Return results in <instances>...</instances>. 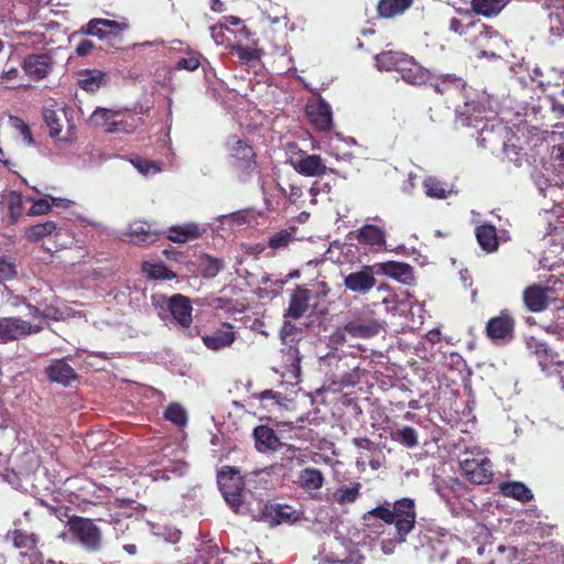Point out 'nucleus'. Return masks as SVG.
<instances>
[{"label": "nucleus", "mask_w": 564, "mask_h": 564, "mask_svg": "<svg viewBox=\"0 0 564 564\" xmlns=\"http://www.w3.org/2000/svg\"><path fill=\"white\" fill-rule=\"evenodd\" d=\"M479 108L480 106L478 104H466L463 113L468 116L467 119L469 120H471V117H474L475 121H479L480 119H482V110H480Z\"/></svg>", "instance_id": "nucleus-57"}, {"label": "nucleus", "mask_w": 564, "mask_h": 564, "mask_svg": "<svg viewBox=\"0 0 564 564\" xmlns=\"http://www.w3.org/2000/svg\"><path fill=\"white\" fill-rule=\"evenodd\" d=\"M500 491L505 497L513 498L522 503L533 499L530 488L520 481L503 482L500 486Z\"/></svg>", "instance_id": "nucleus-32"}, {"label": "nucleus", "mask_w": 564, "mask_h": 564, "mask_svg": "<svg viewBox=\"0 0 564 564\" xmlns=\"http://www.w3.org/2000/svg\"><path fill=\"white\" fill-rule=\"evenodd\" d=\"M476 24L474 22H470L467 28L475 26ZM466 25L457 18H452L448 22V30L452 33L463 35L465 33Z\"/></svg>", "instance_id": "nucleus-56"}, {"label": "nucleus", "mask_w": 564, "mask_h": 564, "mask_svg": "<svg viewBox=\"0 0 564 564\" xmlns=\"http://www.w3.org/2000/svg\"><path fill=\"white\" fill-rule=\"evenodd\" d=\"M475 235L477 242L484 251L488 253L497 251L499 247V240L497 229L494 225L485 223L477 226L475 229Z\"/></svg>", "instance_id": "nucleus-25"}, {"label": "nucleus", "mask_w": 564, "mask_h": 564, "mask_svg": "<svg viewBox=\"0 0 564 564\" xmlns=\"http://www.w3.org/2000/svg\"><path fill=\"white\" fill-rule=\"evenodd\" d=\"M68 532L88 551H98L101 545V531L94 520L72 516L67 520Z\"/></svg>", "instance_id": "nucleus-5"}, {"label": "nucleus", "mask_w": 564, "mask_h": 564, "mask_svg": "<svg viewBox=\"0 0 564 564\" xmlns=\"http://www.w3.org/2000/svg\"><path fill=\"white\" fill-rule=\"evenodd\" d=\"M376 272L393 278L398 281H404L412 272V268L408 263L387 261L375 263Z\"/></svg>", "instance_id": "nucleus-29"}, {"label": "nucleus", "mask_w": 564, "mask_h": 564, "mask_svg": "<svg viewBox=\"0 0 564 564\" xmlns=\"http://www.w3.org/2000/svg\"><path fill=\"white\" fill-rule=\"evenodd\" d=\"M375 61L379 69L395 70L410 85H426L432 79L429 69L421 66L412 56L402 52H381L375 56Z\"/></svg>", "instance_id": "nucleus-3"}, {"label": "nucleus", "mask_w": 564, "mask_h": 564, "mask_svg": "<svg viewBox=\"0 0 564 564\" xmlns=\"http://www.w3.org/2000/svg\"><path fill=\"white\" fill-rule=\"evenodd\" d=\"M462 469L470 482L485 485L494 478L492 464L489 458H466L460 463Z\"/></svg>", "instance_id": "nucleus-10"}, {"label": "nucleus", "mask_w": 564, "mask_h": 564, "mask_svg": "<svg viewBox=\"0 0 564 564\" xmlns=\"http://www.w3.org/2000/svg\"><path fill=\"white\" fill-rule=\"evenodd\" d=\"M130 162L143 175H148L150 173H158L161 171V169L155 162L149 161L141 156H135L134 159H131Z\"/></svg>", "instance_id": "nucleus-48"}, {"label": "nucleus", "mask_w": 564, "mask_h": 564, "mask_svg": "<svg viewBox=\"0 0 564 564\" xmlns=\"http://www.w3.org/2000/svg\"><path fill=\"white\" fill-rule=\"evenodd\" d=\"M455 498H462L465 496V492L467 491V486L460 481L458 478H451L448 480L447 487Z\"/></svg>", "instance_id": "nucleus-54"}, {"label": "nucleus", "mask_w": 564, "mask_h": 564, "mask_svg": "<svg viewBox=\"0 0 564 564\" xmlns=\"http://www.w3.org/2000/svg\"><path fill=\"white\" fill-rule=\"evenodd\" d=\"M106 82V73L100 69H83L78 73V86L87 93H96Z\"/></svg>", "instance_id": "nucleus-27"}, {"label": "nucleus", "mask_w": 564, "mask_h": 564, "mask_svg": "<svg viewBox=\"0 0 564 564\" xmlns=\"http://www.w3.org/2000/svg\"><path fill=\"white\" fill-rule=\"evenodd\" d=\"M423 186L425 188V194L431 198L444 199L449 194V191L444 188L443 184L434 177L426 178Z\"/></svg>", "instance_id": "nucleus-42"}, {"label": "nucleus", "mask_w": 564, "mask_h": 564, "mask_svg": "<svg viewBox=\"0 0 564 564\" xmlns=\"http://www.w3.org/2000/svg\"><path fill=\"white\" fill-rule=\"evenodd\" d=\"M236 339L235 327L230 323H223L220 327L213 333L202 336V341L206 348L213 351L230 347Z\"/></svg>", "instance_id": "nucleus-16"}, {"label": "nucleus", "mask_w": 564, "mask_h": 564, "mask_svg": "<svg viewBox=\"0 0 564 564\" xmlns=\"http://www.w3.org/2000/svg\"><path fill=\"white\" fill-rule=\"evenodd\" d=\"M516 322L507 310L491 317L486 324V335L491 340H510L514 334Z\"/></svg>", "instance_id": "nucleus-13"}, {"label": "nucleus", "mask_w": 564, "mask_h": 564, "mask_svg": "<svg viewBox=\"0 0 564 564\" xmlns=\"http://www.w3.org/2000/svg\"><path fill=\"white\" fill-rule=\"evenodd\" d=\"M378 291L387 292V295L382 299L381 303L386 305L387 311H391L395 308L397 304V294L393 293L388 284H380Z\"/></svg>", "instance_id": "nucleus-55"}, {"label": "nucleus", "mask_w": 564, "mask_h": 564, "mask_svg": "<svg viewBox=\"0 0 564 564\" xmlns=\"http://www.w3.org/2000/svg\"><path fill=\"white\" fill-rule=\"evenodd\" d=\"M17 275L15 264L11 261L0 259V280H11Z\"/></svg>", "instance_id": "nucleus-52"}, {"label": "nucleus", "mask_w": 564, "mask_h": 564, "mask_svg": "<svg viewBox=\"0 0 564 564\" xmlns=\"http://www.w3.org/2000/svg\"><path fill=\"white\" fill-rule=\"evenodd\" d=\"M42 326L33 325L19 317L0 318V341L8 343L18 340L42 330Z\"/></svg>", "instance_id": "nucleus-7"}, {"label": "nucleus", "mask_w": 564, "mask_h": 564, "mask_svg": "<svg viewBox=\"0 0 564 564\" xmlns=\"http://www.w3.org/2000/svg\"><path fill=\"white\" fill-rule=\"evenodd\" d=\"M551 158L560 169H564V145L554 147Z\"/></svg>", "instance_id": "nucleus-58"}, {"label": "nucleus", "mask_w": 564, "mask_h": 564, "mask_svg": "<svg viewBox=\"0 0 564 564\" xmlns=\"http://www.w3.org/2000/svg\"><path fill=\"white\" fill-rule=\"evenodd\" d=\"M164 419L177 426H183L187 422V413L178 403H171L164 411Z\"/></svg>", "instance_id": "nucleus-41"}, {"label": "nucleus", "mask_w": 564, "mask_h": 564, "mask_svg": "<svg viewBox=\"0 0 564 564\" xmlns=\"http://www.w3.org/2000/svg\"><path fill=\"white\" fill-rule=\"evenodd\" d=\"M416 503L412 498H400L393 502L384 501L362 516L365 524L369 528L372 520L379 519L386 524L393 525V538L382 541L384 553L393 552L397 544H403L415 529Z\"/></svg>", "instance_id": "nucleus-1"}, {"label": "nucleus", "mask_w": 564, "mask_h": 564, "mask_svg": "<svg viewBox=\"0 0 564 564\" xmlns=\"http://www.w3.org/2000/svg\"><path fill=\"white\" fill-rule=\"evenodd\" d=\"M550 29L555 35L564 33V8H556L551 11L550 15Z\"/></svg>", "instance_id": "nucleus-46"}, {"label": "nucleus", "mask_w": 564, "mask_h": 564, "mask_svg": "<svg viewBox=\"0 0 564 564\" xmlns=\"http://www.w3.org/2000/svg\"><path fill=\"white\" fill-rule=\"evenodd\" d=\"M51 198V205L52 207L55 206V207H61V208H69L73 204L72 200L67 199V198H62V197H50Z\"/></svg>", "instance_id": "nucleus-63"}, {"label": "nucleus", "mask_w": 564, "mask_h": 564, "mask_svg": "<svg viewBox=\"0 0 564 564\" xmlns=\"http://www.w3.org/2000/svg\"><path fill=\"white\" fill-rule=\"evenodd\" d=\"M217 482L228 505L232 508H239L242 506L245 481L240 476L239 470L230 466H224L217 474Z\"/></svg>", "instance_id": "nucleus-6"}, {"label": "nucleus", "mask_w": 564, "mask_h": 564, "mask_svg": "<svg viewBox=\"0 0 564 564\" xmlns=\"http://www.w3.org/2000/svg\"><path fill=\"white\" fill-rule=\"evenodd\" d=\"M360 482H354L351 486H341L338 487L333 494V499L339 506L350 505L356 502L360 497L361 490Z\"/></svg>", "instance_id": "nucleus-34"}, {"label": "nucleus", "mask_w": 564, "mask_h": 564, "mask_svg": "<svg viewBox=\"0 0 564 564\" xmlns=\"http://www.w3.org/2000/svg\"><path fill=\"white\" fill-rule=\"evenodd\" d=\"M383 329V323L371 321H351L344 326V330L356 338H371Z\"/></svg>", "instance_id": "nucleus-23"}, {"label": "nucleus", "mask_w": 564, "mask_h": 564, "mask_svg": "<svg viewBox=\"0 0 564 564\" xmlns=\"http://www.w3.org/2000/svg\"><path fill=\"white\" fill-rule=\"evenodd\" d=\"M352 443L355 444V446L362 449H370L372 444L371 441L366 437H356L354 438Z\"/></svg>", "instance_id": "nucleus-64"}, {"label": "nucleus", "mask_w": 564, "mask_h": 564, "mask_svg": "<svg viewBox=\"0 0 564 564\" xmlns=\"http://www.w3.org/2000/svg\"><path fill=\"white\" fill-rule=\"evenodd\" d=\"M376 267L362 265L359 271L351 272L344 278V285L347 290L357 294H367L371 291L377 280L375 278Z\"/></svg>", "instance_id": "nucleus-8"}, {"label": "nucleus", "mask_w": 564, "mask_h": 564, "mask_svg": "<svg viewBox=\"0 0 564 564\" xmlns=\"http://www.w3.org/2000/svg\"><path fill=\"white\" fill-rule=\"evenodd\" d=\"M166 305L180 326L189 327L193 322V307L188 297L180 293L174 294L167 299Z\"/></svg>", "instance_id": "nucleus-17"}, {"label": "nucleus", "mask_w": 564, "mask_h": 564, "mask_svg": "<svg viewBox=\"0 0 564 564\" xmlns=\"http://www.w3.org/2000/svg\"><path fill=\"white\" fill-rule=\"evenodd\" d=\"M226 162L236 178L247 183L258 172V154L252 144L236 134L229 135L225 143Z\"/></svg>", "instance_id": "nucleus-2"}, {"label": "nucleus", "mask_w": 564, "mask_h": 564, "mask_svg": "<svg viewBox=\"0 0 564 564\" xmlns=\"http://www.w3.org/2000/svg\"><path fill=\"white\" fill-rule=\"evenodd\" d=\"M128 23L108 19H91L82 31L91 36L107 42L113 48H121L123 44L122 33L128 29Z\"/></svg>", "instance_id": "nucleus-4"}, {"label": "nucleus", "mask_w": 564, "mask_h": 564, "mask_svg": "<svg viewBox=\"0 0 564 564\" xmlns=\"http://www.w3.org/2000/svg\"><path fill=\"white\" fill-rule=\"evenodd\" d=\"M355 239L371 249L380 250L386 247L387 232L383 228L366 224L354 232Z\"/></svg>", "instance_id": "nucleus-18"}, {"label": "nucleus", "mask_w": 564, "mask_h": 564, "mask_svg": "<svg viewBox=\"0 0 564 564\" xmlns=\"http://www.w3.org/2000/svg\"><path fill=\"white\" fill-rule=\"evenodd\" d=\"M164 235L145 221H138L130 226L129 236L131 242L138 246H148L156 242Z\"/></svg>", "instance_id": "nucleus-20"}, {"label": "nucleus", "mask_w": 564, "mask_h": 564, "mask_svg": "<svg viewBox=\"0 0 564 564\" xmlns=\"http://www.w3.org/2000/svg\"><path fill=\"white\" fill-rule=\"evenodd\" d=\"M9 121H10L11 127L14 128L15 130H18L21 133L23 140L29 145L34 144V138H33V134L31 132V129L24 122V120H22L19 117H15V116H10Z\"/></svg>", "instance_id": "nucleus-47"}, {"label": "nucleus", "mask_w": 564, "mask_h": 564, "mask_svg": "<svg viewBox=\"0 0 564 564\" xmlns=\"http://www.w3.org/2000/svg\"><path fill=\"white\" fill-rule=\"evenodd\" d=\"M200 270L204 278H215L223 269V260L205 254L200 260Z\"/></svg>", "instance_id": "nucleus-40"}, {"label": "nucleus", "mask_w": 564, "mask_h": 564, "mask_svg": "<svg viewBox=\"0 0 564 564\" xmlns=\"http://www.w3.org/2000/svg\"><path fill=\"white\" fill-rule=\"evenodd\" d=\"M7 541H11L17 549L33 551L37 544V536L34 533H28L20 529L8 531Z\"/></svg>", "instance_id": "nucleus-33"}, {"label": "nucleus", "mask_w": 564, "mask_h": 564, "mask_svg": "<svg viewBox=\"0 0 564 564\" xmlns=\"http://www.w3.org/2000/svg\"><path fill=\"white\" fill-rule=\"evenodd\" d=\"M508 0H471V10L485 18L497 17L507 6Z\"/></svg>", "instance_id": "nucleus-30"}, {"label": "nucleus", "mask_w": 564, "mask_h": 564, "mask_svg": "<svg viewBox=\"0 0 564 564\" xmlns=\"http://www.w3.org/2000/svg\"><path fill=\"white\" fill-rule=\"evenodd\" d=\"M43 118L50 129V135L52 138L57 137L62 131L61 118L58 117L57 112L53 109L46 108L44 109Z\"/></svg>", "instance_id": "nucleus-44"}, {"label": "nucleus", "mask_w": 564, "mask_h": 564, "mask_svg": "<svg viewBox=\"0 0 564 564\" xmlns=\"http://www.w3.org/2000/svg\"><path fill=\"white\" fill-rule=\"evenodd\" d=\"M117 116V111H113L108 108L98 107L90 115L88 122L90 126L95 128H100L108 133H113L117 131L118 126V121L116 120Z\"/></svg>", "instance_id": "nucleus-24"}, {"label": "nucleus", "mask_w": 564, "mask_h": 564, "mask_svg": "<svg viewBox=\"0 0 564 564\" xmlns=\"http://www.w3.org/2000/svg\"><path fill=\"white\" fill-rule=\"evenodd\" d=\"M20 72L17 67H10L9 69L3 70L1 75V79L11 83L18 79Z\"/></svg>", "instance_id": "nucleus-62"}, {"label": "nucleus", "mask_w": 564, "mask_h": 564, "mask_svg": "<svg viewBox=\"0 0 564 564\" xmlns=\"http://www.w3.org/2000/svg\"><path fill=\"white\" fill-rule=\"evenodd\" d=\"M391 437L394 442H398L408 448H413L419 444L417 432L412 426H403L394 431Z\"/></svg>", "instance_id": "nucleus-37"}, {"label": "nucleus", "mask_w": 564, "mask_h": 564, "mask_svg": "<svg viewBox=\"0 0 564 564\" xmlns=\"http://www.w3.org/2000/svg\"><path fill=\"white\" fill-rule=\"evenodd\" d=\"M7 204L9 216L13 224H17L19 218L23 215L24 203L23 196L17 191H11L7 196Z\"/></svg>", "instance_id": "nucleus-39"}, {"label": "nucleus", "mask_w": 564, "mask_h": 564, "mask_svg": "<svg viewBox=\"0 0 564 564\" xmlns=\"http://www.w3.org/2000/svg\"><path fill=\"white\" fill-rule=\"evenodd\" d=\"M503 150L509 161L513 162L518 166L521 165L523 156L521 148H518L514 144H505Z\"/></svg>", "instance_id": "nucleus-53"}, {"label": "nucleus", "mask_w": 564, "mask_h": 564, "mask_svg": "<svg viewBox=\"0 0 564 564\" xmlns=\"http://www.w3.org/2000/svg\"><path fill=\"white\" fill-rule=\"evenodd\" d=\"M274 520L276 523L294 522L300 519L299 512L288 505H276L273 508Z\"/></svg>", "instance_id": "nucleus-43"}, {"label": "nucleus", "mask_w": 564, "mask_h": 564, "mask_svg": "<svg viewBox=\"0 0 564 564\" xmlns=\"http://www.w3.org/2000/svg\"><path fill=\"white\" fill-rule=\"evenodd\" d=\"M529 348L532 349V351L536 355L538 358H544L547 359L550 357V349L547 345L543 341H540L535 338H531L528 343Z\"/></svg>", "instance_id": "nucleus-51"}, {"label": "nucleus", "mask_w": 564, "mask_h": 564, "mask_svg": "<svg viewBox=\"0 0 564 564\" xmlns=\"http://www.w3.org/2000/svg\"><path fill=\"white\" fill-rule=\"evenodd\" d=\"M311 291L303 285H297L291 293L289 307L284 314V317L292 319H299L310 308Z\"/></svg>", "instance_id": "nucleus-19"}, {"label": "nucleus", "mask_w": 564, "mask_h": 564, "mask_svg": "<svg viewBox=\"0 0 564 564\" xmlns=\"http://www.w3.org/2000/svg\"><path fill=\"white\" fill-rule=\"evenodd\" d=\"M290 163L299 174L310 177L324 175L327 170L319 155L308 154L302 150L290 159Z\"/></svg>", "instance_id": "nucleus-12"}, {"label": "nucleus", "mask_w": 564, "mask_h": 564, "mask_svg": "<svg viewBox=\"0 0 564 564\" xmlns=\"http://www.w3.org/2000/svg\"><path fill=\"white\" fill-rule=\"evenodd\" d=\"M280 192L288 198L291 204H296L303 197L302 186L297 184H289V189L280 186Z\"/></svg>", "instance_id": "nucleus-50"}, {"label": "nucleus", "mask_w": 564, "mask_h": 564, "mask_svg": "<svg viewBox=\"0 0 564 564\" xmlns=\"http://www.w3.org/2000/svg\"><path fill=\"white\" fill-rule=\"evenodd\" d=\"M325 478L317 468L306 467L299 474V485L305 491L318 490L323 487Z\"/></svg>", "instance_id": "nucleus-31"}, {"label": "nucleus", "mask_w": 564, "mask_h": 564, "mask_svg": "<svg viewBox=\"0 0 564 564\" xmlns=\"http://www.w3.org/2000/svg\"><path fill=\"white\" fill-rule=\"evenodd\" d=\"M52 210V205L46 198H40L33 202L30 209L26 212L28 216H42L47 215Z\"/></svg>", "instance_id": "nucleus-49"}, {"label": "nucleus", "mask_w": 564, "mask_h": 564, "mask_svg": "<svg viewBox=\"0 0 564 564\" xmlns=\"http://www.w3.org/2000/svg\"><path fill=\"white\" fill-rule=\"evenodd\" d=\"M414 3V0H379L377 13L380 18L392 19L402 15Z\"/></svg>", "instance_id": "nucleus-26"}, {"label": "nucleus", "mask_w": 564, "mask_h": 564, "mask_svg": "<svg viewBox=\"0 0 564 564\" xmlns=\"http://www.w3.org/2000/svg\"><path fill=\"white\" fill-rule=\"evenodd\" d=\"M226 21L229 24L234 25V26H240L241 25L242 28L240 30V33L243 34L245 39H249L250 37L251 32L243 25V22H242V20L240 18L230 15V17L226 18Z\"/></svg>", "instance_id": "nucleus-60"}, {"label": "nucleus", "mask_w": 564, "mask_h": 564, "mask_svg": "<svg viewBox=\"0 0 564 564\" xmlns=\"http://www.w3.org/2000/svg\"><path fill=\"white\" fill-rule=\"evenodd\" d=\"M65 229L59 226L56 221L46 220L43 223H37L35 225H31L24 229V239L29 242L37 243L45 238L54 239V242L59 247H63L64 243L59 242L61 238L64 236Z\"/></svg>", "instance_id": "nucleus-11"}, {"label": "nucleus", "mask_w": 564, "mask_h": 564, "mask_svg": "<svg viewBox=\"0 0 564 564\" xmlns=\"http://www.w3.org/2000/svg\"><path fill=\"white\" fill-rule=\"evenodd\" d=\"M45 373L50 381L63 386H69L72 381L77 379L74 368L64 359L53 360L46 368Z\"/></svg>", "instance_id": "nucleus-21"}, {"label": "nucleus", "mask_w": 564, "mask_h": 564, "mask_svg": "<svg viewBox=\"0 0 564 564\" xmlns=\"http://www.w3.org/2000/svg\"><path fill=\"white\" fill-rule=\"evenodd\" d=\"M94 47H95V44L91 41L83 40L76 46V54L78 56H86L91 53Z\"/></svg>", "instance_id": "nucleus-59"}, {"label": "nucleus", "mask_w": 564, "mask_h": 564, "mask_svg": "<svg viewBox=\"0 0 564 564\" xmlns=\"http://www.w3.org/2000/svg\"><path fill=\"white\" fill-rule=\"evenodd\" d=\"M53 68V58L50 54H30L24 57L23 69L35 82L42 80Z\"/></svg>", "instance_id": "nucleus-15"}, {"label": "nucleus", "mask_w": 564, "mask_h": 564, "mask_svg": "<svg viewBox=\"0 0 564 564\" xmlns=\"http://www.w3.org/2000/svg\"><path fill=\"white\" fill-rule=\"evenodd\" d=\"M295 227L282 229L269 237L268 247L274 250L286 248L290 242L295 240Z\"/></svg>", "instance_id": "nucleus-38"}, {"label": "nucleus", "mask_w": 564, "mask_h": 564, "mask_svg": "<svg viewBox=\"0 0 564 564\" xmlns=\"http://www.w3.org/2000/svg\"><path fill=\"white\" fill-rule=\"evenodd\" d=\"M252 437L256 449L261 454L275 453L282 449L284 445L275 431L268 425L256 426L252 432Z\"/></svg>", "instance_id": "nucleus-14"}, {"label": "nucleus", "mask_w": 564, "mask_h": 564, "mask_svg": "<svg viewBox=\"0 0 564 564\" xmlns=\"http://www.w3.org/2000/svg\"><path fill=\"white\" fill-rule=\"evenodd\" d=\"M142 272L150 280H173L176 278V273L170 270L164 263L144 261L142 263Z\"/></svg>", "instance_id": "nucleus-35"}, {"label": "nucleus", "mask_w": 564, "mask_h": 564, "mask_svg": "<svg viewBox=\"0 0 564 564\" xmlns=\"http://www.w3.org/2000/svg\"><path fill=\"white\" fill-rule=\"evenodd\" d=\"M321 564H358L351 556H346L345 558H335L333 556H326L321 561Z\"/></svg>", "instance_id": "nucleus-61"}, {"label": "nucleus", "mask_w": 564, "mask_h": 564, "mask_svg": "<svg viewBox=\"0 0 564 564\" xmlns=\"http://www.w3.org/2000/svg\"><path fill=\"white\" fill-rule=\"evenodd\" d=\"M306 115L313 127L319 131L328 132L333 128V112L328 102L318 97L306 105Z\"/></svg>", "instance_id": "nucleus-9"}, {"label": "nucleus", "mask_w": 564, "mask_h": 564, "mask_svg": "<svg viewBox=\"0 0 564 564\" xmlns=\"http://www.w3.org/2000/svg\"><path fill=\"white\" fill-rule=\"evenodd\" d=\"M202 59H204V56L202 53L194 51L192 48H188L186 51V56L180 58L176 62L174 69L175 70L195 72L202 65Z\"/></svg>", "instance_id": "nucleus-36"}, {"label": "nucleus", "mask_w": 564, "mask_h": 564, "mask_svg": "<svg viewBox=\"0 0 564 564\" xmlns=\"http://www.w3.org/2000/svg\"><path fill=\"white\" fill-rule=\"evenodd\" d=\"M547 288L539 284L528 286L523 291V302L530 312L540 313L547 308Z\"/></svg>", "instance_id": "nucleus-22"}, {"label": "nucleus", "mask_w": 564, "mask_h": 564, "mask_svg": "<svg viewBox=\"0 0 564 564\" xmlns=\"http://www.w3.org/2000/svg\"><path fill=\"white\" fill-rule=\"evenodd\" d=\"M202 231L199 227L194 224H185L183 226H172L169 229L166 238L176 243H185L187 241L197 239L200 237Z\"/></svg>", "instance_id": "nucleus-28"}, {"label": "nucleus", "mask_w": 564, "mask_h": 564, "mask_svg": "<svg viewBox=\"0 0 564 564\" xmlns=\"http://www.w3.org/2000/svg\"><path fill=\"white\" fill-rule=\"evenodd\" d=\"M230 52L236 54L239 57V59L247 64L260 58L258 50L250 48L248 46H243L240 44L232 45L230 47Z\"/></svg>", "instance_id": "nucleus-45"}]
</instances>
